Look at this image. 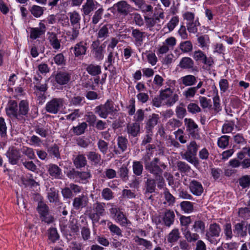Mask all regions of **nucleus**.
<instances>
[{
    "instance_id": "1",
    "label": "nucleus",
    "mask_w": 250,
    "mask_h": 250,
    "mask_svg": "<svg viewBox=\"0 0 250 250\" xmlns=\"http://www.w3.org/2000/svg\"><path fill=\"white\" fill-rule=\"evenodd\" d=\"M229 166L232 168L246 169L250 168V147H244L236 154V158L229 160Z\"/></svg>"
},
{
    "instance_id": "2",
    "label": "nucleus",
    "mask_w": 250,
    "mask_h": 250,
    "mask_svg": "<svg viewBox=\"0 0 250 250\" xmlns=\"http://www.w3.org/2000/svg\"><path fill=\"white\" fill-rule=\"evenodd\" d=\"M118 105L115 106L114 102L111 99H108L104 104L96 106L94 109L95 114L100 118L106 119L109 115H114L119 111Z\"/></svg>"
},
{
    "instance_id": "3",
    "label": "nucleus",
    "mask_w": 250,
    "mask_h": 250,
    "mask_svg": "<svg viewBox=\"0 0 250 250\" xmlns=\"http://www.w3.org/2000/svg\"><path fill=\"white\" fill-rule=\"evenodd\" d=\"M92 208V211L88 214V216L91 220L92 225L94 226L99 222L101 217L106 214V204L96 201L93 203Z\"/></svg>"
},
{
    "instance_id": "4",
    "label": "nucleus",
    "mask_w": 250,
    "mask_h": 250,
    "mask_svg": "<svg viewBox=\"0 0 250 250\" xmlns=\"http://www.w3.org/2000/svg\"><path fill=\"white\" fill-rule=\"evenodd\" d=\"M180 224L184 227L181 229L183 234L186 240L189 243L194 242L200 238L199 234L191 233L188 229V225L191 223L190 216H182L180 218Z\"/></svg>"
},
{
    "instance_id": "5",
    "label": "nucleus",
    "mask_w": 250,
    "mask_h": 250,
    "mask_svg": "<svg viewBox=\"0 0 250 250\" xmlns=\"http://www.w3.org/2000/svg\"><path fill=\"white\" fill-rule=\"evenodd\" d=\"M122 210V208L112 205L109 209L110 217L123 227L130 226L131 222Z\"/></svg>"
},
{
    "instance_id": "6",
    "label": "nucleus",
    "mask_w": 250,
    "mask_h": 250,
    "mask_svg": "<svg viewBox=\"0 0 250 250\" xmlns=\"http://www.w3.org/2000/svg\"><path fill=\"white\" fill-rule=\"evenodd\" d=\"M167 167V165L164 162L160 161L159 158L155 157L145 169L154 177H156L160 175H163L164 170Z\"/></svg>"
},
{
    "instance_id": "7",
    "label": "nucleus",
    "mask_w": 250,
    "mask_h": 250,
    "mask_svg": "<svg viewBox=\"0 0 250 250\" xmlns=\"http://www.w3.org/2000/svg\"><path fill=\"white\" fill-rule=\"evenodd\" d=\"M67 176L75 182L83 184L88 183L92 177L90 170L88 169L85 171H80L73 169L68 172Z\"/></svg>"
},
{
    "instance_id": "8",
    "label": "nucleus",
    "mask_w": 250,
    "mask_h": 250,
    "mask_svg": "<svg viewBox=\"0 0 250 250\" xmlns=\"http://www.w3.org/2000/svg\"><path fill=\"white\" fill-rule=\"evenodd\" d=\"M63 103L62 98H53L46 104L45 110L50 114H58L63 107Z\"/></svg>"
},
{
    "instance_id": "9",
    "label": "nucleus",
    "mask_w": 250,
    "mask_h": 250,
    "mask_svg": "<svg viewBox=\"0 0 250 250\" xmlns=\"http://www.w3.org/2000/svg\"><path fill=\"white\" fill-rule=\"evenodd\" d=\"M106 42H104L101 45L99 40H96L92 42L90 47L91 52L93 57L96 60L100 61L103 60L105 52V43Z\"/></svg>"
},
{
    "instance_id": "10",
    "label": "nucleus",
    "mask_w": 250,
    "mask_h": 250,
    "mask_svg": "<svg viewBox=\"0 0 250 250\" xmlns=\"http://www.w3.org/2000/svg\"><path fill=\"white\" fill-rule=\"evenodd\" d=\"M5 155L9 163L12 165H18L21 158L20 149L14 146H9Z\"/></svg>"
},
{
    "instance_id": "11",
    "label": "nucleus",
    "mask_w": 250,
    "mask_h": 250,
    "mask_svg": "<svg viewBox=\"0 0 250 250\" xmlns=\"http://www.w3.org/2000/svg\"><path fill=\"white\" fill-rule=\"evenodd\" d=\"M88 48V43L86 41H81L77 42L71 50L73 51L75 58L83 59L84 55L87 53Z\"/></svg>"
},
{
    "instance_id": "12",
    "label": "nucleus",
    "mask_w": 250,
    "mask_h": 250,
    "mask_svg": "<svg viewBox=\"0 0 250 250\" xmlns=\"http://www.w3.org/2000/svg\"><path fill=\"white\" fill-rule=\"evenodd\" d=\"M18 121L23 123L29 112V104L27 100H22L18 103Z\"/></svg>"
},
{
    "instance_id": "13",
    "label": "nucleus",
    "mask_w": 250,
    "mask_h": 250,
    "mask_svg": "<svg viewBox=\"0 0 250 250\" xmlns=\"http://www.w3.org/2000/svg\"><path fill=\"white\" fill-rule=\"evenodd\" d=\"M221 231V229L219 224L216 223L211 224L206 232V238L210 243H215L216 242L215 238L220 236Z\"/></svg>"
},
{
    "instance_id": "14",
    "label": "nucleus",
    "mask_w": 250,
    "mask_h": 250,
    "mask_svg": "<svg viewBox=\"0 0 250 250\" xmlns=\"http://www.w3.org/2000/svg\"><path fill=\"white\" fill-rule=\"evenodd\" d=\"M184 123L189 135L194 139H199L200 136L199 133L198 126L194 120L191 118H185Z\"/></svg>"
},
{
    "instance_id": "15",
    "label": "nucleus",
    "mask_w": 250,
    "mask_h": 250,
    "mask_svg": "<svg viewBox=\"0 0 250 250\" xmlns=\"http://www.w3.org/2000/svg\"><path fill=\"white\" fill-rule=\"evenodd\" d=\"M18 102L13 99L8 101L5 108L6 115L9 118L16 119L18 118Z\"/></svg>"
},
{
    "instance_id": "16",
    "label": "nucleus",
    "mask_w": 250,
    "mask_h": 250,
    "mask_svg": "<svg viewBox=\"0 0 250 250\" xmlns=\"http://www.w3.org/2000/svg\"><path fill=\"white\" fill-rule=\"evenodd\" d=\"M192 57L196 62H202L209 67L214 63L212 57H207L204 52L200 50L195 51Z\"/></svg>"
},
{
    "instance_id": "17",
    "label": "nucleus",
    "mask_w": 250,
    "mask_h": 250,
    "mask_svg": "<svg viewBox=\"0 0 250 250\" xmlns=\"http://www.w3.org/2000/svg\"><path fill=\"white\" fill-rule=\"evenodd\" d=\"M140 125L139 123L133 122L128 123L126 127V131L128 134V138L130 140L140 136Z\"/></svg>"
},
{
    "instance_id": "18",
    "label": "nucleus",
    "mask_w": 250,
    "mask_h": 250,
    "mask_svg": "<svg viewBox=\"0 0 250 250\" xmlns=\"http://www.w3.org/2000/svg\"><path fill=\"white\" fill-rule=\"evenodd\" d=\"M38 27L30 28V38L32 40H35L42 37L45 34L46 32L45 25L40 22Z\"/></svg>"
},
{
    "instance_id": "19",
    "label": "nucleus",
    "mask_w": 250,
    "mask_h": 250,
    "mask_svg": "<svg viewBox=\"0 0 250 250\" xmlns=\"http://www.w3.org/2000/svg\"><path fill=\"white\" fill-rule=\"evenodd\" d=\"M47 199L50 203H54V205L61 208L63 205V203L61 201L59 196V191L55 188H51L47 192Z\"/></svg>"
},
{
    "instance_id": "20",
    "label": "nucleus",
    "mask_w": 250,
    "mask_h": 250,
    "mask_svg": "<svg viewBox=\"0 0 250 250\" xmlns=\"http://www.w3.org/2000/svg\"><path fill=\"white\" fill-rule=\"evenodd\" d=\"M131 36L132 37V42L137 47H140L142 45L145 39V32L141 31L139 29H132Z\"/></svg>"
},
{
    "instance_id": "21",
    "label": "nucleus",
    "mask_w": 250,
    "mask_h": 250,
    "mask_svg": "<svg viewBox=\"0 0 250 250\" xmlns=\"http://www.w3.org/2000/svg\"><path fill=\"white\" fill-rule=\"evenodd\" d=\"M88 203V197L87 196L82 194L73 199L72 206L74 209L79 210L87 206Z\"/></svg>"
},
{
    "instance_id": "22",
    "label": "nucleus",
    "mask_w": 250,
    "mask_h": 250,
    "mask_svg": "<svg viewBox=\"0 0 250 250\" xmlns=\"http://www.w3.org/2000/svg\"><path fill=\"white\" fill-rule=\"evenodd\" d=\"M113 8L121 15L125 17L130 13L131 6L125 1L121 0L114 4Z\"/></svg>"
},
{
    "instance_id": "23",
    "label": "nucleus",
    "mask_w": 250,
    "mask_h": 250,
    "mask_svg": "<svg viewBox=\"0 0 250 250\" xmlns=\"http://www.w3.org/2000/svg\"><path fill=\"white\" fill-rule=\"evenodd\" d=\"M47 172L52 179H61L62 177V169L57 165L50 164L47 166Z\"/></svg>"
},
{
    "instance_id": "24",
    "label": "nucleus",
    "mask_w": 250,
    "mask_h": 250,
    "mask_svg": "<svg viewBox=\"0 0 250 250\" xmlns=\"http://www.w3.org/2000/svg\"><path fill=\"white\" fill-rule=\"evenodd\" d=\"M156 181L152 178H147L145 183V195L149 199H151L152 196L150 194L155 191L156 189Z\"/></svg>"
},
{
    "instance_id": "25",
    "label": "nucleus",
    "mask_w": 250,
    "mask_h": 250,
    "mask_svg": "<svg viewBox=\"0 0 250 250\" xmlns=\"http://www.w3.org/2000/svg\"><path fill=\"white\" fill-rule=\"evenodd\" d=\"M190 191L195 196H200L203 193L204 188L202 184L196 180H192L189 185Z\"/></svg>"
},
{
    "instance_id": "26",
    "label": "nucleus",
    "mask_w": 250,
    "mask_h": 250,
    "mask_svg": "<svg viewBox=\"0 0 250 250\" xmlns=\"http://www.w3.org/2000/svg\"><path fill=\"white\" fill-rule=\"evenodd\" d=\"M99 3L94 0H86L82 6V11L84 15H90L92 12L96 10Z\"/></svg>"
},
{
    "instance_id": "27",
    "label": "nucleus",
    "mask_w": 250,
    "mask_h": 250,
    "mask_svg": "<svg viewBox=\"0 0 250 250\" xmlns=\"http://www.w3.org/2000/svg\"><path fill=\"white\" fill-rule=\"evenodd\" d=\"M71 79L70 74L66 72L60 71L57 73L55 77L56 82L59 85L66 84Z\"/></svg>"
},
{
    "instance_id": "28",
    "label": "nucleus",
    "mask_w": 250,
    "mask_h": 250,
    "mask_svg": "<svg viewBox=\"0 0 250 250\" xmlns=\"http://www.w3.org/2000/svg\"><path fill=\"white\" fill-rule=\"evenodd\" d=\"M160 120L158 114L153 113L149 115L146 121L145 128L146 130L153 132L154 127L157 125Z\"/></svg>"
},
{
    "instance_id": "29",
    "label": "nucleus",
    "mask_w": 250,
    "mask_h": 250,
    "mask_svg": "<svg viewBox=\"0 0 250 250\" xmlns=\"http://www.w3.org/2000/svg\"><path fill=\"white\" fill-rule=\"evenodd\" d=\"M178 66L182 69L188 70H194V61L189 57H183L179 62Z\"/></svg>"
},
{
    "instance_id": "30",
    "label": "nucleus",
    "mask_w": 250,
    "mask_h": 250,
    "mask_svg": "<svg viewBox=\"0 0 250 250\" xmlns=\"http://www.w3.org/2000/svg\"><path fill=\"white\" fill-rule=\"evenodd\" d=\"M118 149H115L114 152L116 154H120L125 151L127 147L128 140L123 136H119L117 138Z\"/></svg>"
},
{
    "instance_id": "31",
    "label": "nucleus",
    "mask_w": 250,
    "mask_h": 250,
    "mask_svg": "<svg viewBox=\"0 0 250 250\" xmlns=\"http://www.w3.org/2000/svg\"><path fill=\"white\" fill-rule=\"evenodd\" d=\"M70 104L76 107H81L85 104V98L83 96L75 94L69 99Z\"/></svg>"
},
{
    "instance_id": "32",
    "label": "nucleus",
    "mask_w": 250,
    "mask_h": 250,
    "mask_svg": "<svg viewBox=\"0 0 250 250\" xmlns=\"http://www.w3.org/2000/svg\"><path fill=\"white\" fill-rule=\"evenodd\" d=\"M111 25L110 24H106L102 25L101 24V27L98 30L97 33V39H101L102 41L104 40L109 36V28L111 27Z\"/></svg>"
},
{
    "instance_id": "33",
    "label": "nucleus",
    "mask_w": 250,
    "mask_h": 250,
    "mask_svg": "<svg viewBox=\"0 0 250 250\" xmlns=\"http://www.w3.org/2000/svg\"><path fill=\"white\" fill-rule=\"evenodd\" d=\"M232 143L233 147L244 146L247 144V139L244 138L243 134L237 133L233 136Z\"/></svg>"
},
{
    "instance_id": "34",
    "label": "nucleus",
    "mask_w": 250,
    "mask_h": 250,
    "mask_svg": "<svg viewBox=\"0 0 250 250\" xmlns=\"http://www.w3.org/2000/svg\"><path fill=\"white\" fill-rule=\"evenodd\" d=\"M181 83L185 86H190L195 85L197 82V77L192 75H187L180 78Z\"/></svg>"
},
{
    "instance_id": "35",
    "label": "nucleus",
    "mask_w": 250,
    "mask_h": 250,
    "mask_svg": "<svg viewBox=\"0 0 250 250\" xmlns=\"http://www.w3.org/2000/svg\"><path fill=\"white\" fill-rule=\"evenodd\" d=\"M205 223L201 220H196L191 226V230L195 232L196 233H204L205 231Z\"/></svg>"
},
{
    "instance_id": "36",
    "label": "nucleus",
    "mask_w": 250,
    "mask_h": 250,
    "mask_svg": "<svg viewBox=\"0 0 250 250\" xmlns=\"http://www.w3.org/2000/svg\"><path fill=\"white\" fill-rule=\"evenodd\" d=\"M175 217V216L173 211L169 209L167 210L165 212L164 216L163 218V220L165 225L167 227H170L173 224Z\"/></svg>"
},
{
    "instance_id": "37",
    "label": "nucleus",
    "mask_w": 250,
    "mask_h": 250,
    "mask_svg": "<svg viewBox=\"0 0 250 250\" xmlns=\"http://www.w3.org/2000/svg\"><path fill=\"white\" fill-rule=\"evenodd\" d=\"M244 222L236 223L234 227L233 232L237 236L245 237L247 235V229H245Z\"/></svg>"
},
{
    "instance_id": "38",
    "label": "nucleus",
    "mask_w": 250,
    "mask_h": 250,
    "mask_svg": "<svg viewBox=\"0 0 250 250\" xmlns=\"http://www.w3.org/2000/svg\"><path fill=\"white\" fill-rule=\"evenodd\" d=\"M213 91L215 93V96L212 98L213 103V108L215 112L218 113L222 110V106L220 104V99L218 95V89L215 85L213 87Z\"/></svg>"
},
{
    "instance_id": "39",
    "label": "nucleus",
    "mask_w": 250,
    "mask_h": 250,
    "mask_svg": "<svg viewBox=\"0 0 250 250\" xmlns=\"http://www.w3.org/2000/svg\"><path fill=\"white\" fill-rule=\"evenodd\" d=\"M88 127L86 122L79 123L77 126H73L70 130L76 135L79 136L84 133Z\"/></svg>"
},
{
    "instance_id": "40",
    "label": "nucleus",
    "mask_w": 250,
    "mask_h": 250,
    "mask_svg": "<svg viewBox=\"0 0 250 250\" xmlns=\"http://www.w3.org/2000/svg\"><path fill=\"white\" fill-rule=\"evenodd\" d=\"M73 164L77 168L84 167L87 164L85 157L83 154H79L73 158Z\"/></svg>"
},
{
    "instance_id": "41",
    "label": "nucleus",
    "mask_w": 250,
    "mask_h": 250,
    "mask_svg": "<svg viewBox=\"0 0 250 250\" xmlns=\"http://www.w3.org/2000/svg\"><path fill=\"white\" fill-rule=\"evenodd\" d=\"M85 69L89 75L93 76H97L102 72L101 66L93 63L88 64Z\"/></svg>"
},
{
    "instance_id": "42",
    "label": "nucleus",
    "mask_w": 250,
    "mask_h": 250,
    "mask_svg": "<svg viewBox=\"0 0 250 250\" xmlns=\"http://www.w3.org/2000/svg\"><path fill=\"white\" fill-rule=\"evenodd\" d=\"M134 240L137 245L143 246L146 250H150L152 248L153 244L150 241L140 238L138 236H136Z\"/></svg>"
},
{
    "instance_id": "43",
    "label": "nucleus",
    "mask_w": 250,
    "mask_h": 250,
    "mask_svg": "<svg viewBox=\"0 0 250 250\" xmlns=\"http://www.w3.org/2000/svg\"><path fill=\"white\" fill-rule=\"evenodd\" d=\"M69 19L71 25L73 27L79 26L80 27L81 16L80 14L76 11L68 13Z\"/></svg>"
},
{
    "instance_id": "44",
    "label": "nucleus",
    "mask_w": 250,
    "mask_h": 250,
    "mask_svg": "<svg viewBox=\"0 0 250 250\" xmlns=\"http://www.w3.org/2000/svg\"><path fill=\"white\" fill-rule=\"evenodd\" d=\"M144 167L141 161H134L132 162V171L134 175L141 176L143 174Z\"/></svg>"
},
{
    "instance_id": "45",
    "label": "nucleus",
    "mask_w": 250,
    "mask_h": 250,
    "mask_svg": "<svg viewBox=\"0 0 250 250\" xmlns=\"http://www.w3.org/2000/svg\"><path fill=\"white\" fill-rule=\"evenodd\" d=\"M180 238V233L178 229H173L168 234L167 240L169 243L174 244Z\"/></svg>"
},
{
    "instance_id": "46",
    "label": "nucleus",
    "mask_w": 250,
    "mask_h": 250,
    "mask_svg": "<svg viewBox=\"0 0 250 250\" xmlns=\"http://www.w3.org/2000/svg\"><path fill=\"white\" fill-rule=\"evenodd\" d=\"M45 10V7L37 5H33L29 8V11L31 14L36 18L41 17L43 14Z\"/></svg>"
},
{
    "instance_id": "47",
    "label": "nucleus",
    "mask_w": 250,
    "mask_h": 250,
    "mask_svg": "<svg viewBox=\"0 0 250 250\" xmlns=\"http://www.w3.org/2000/svg\"><path fill=\"white\" fill-rule=\"evenodd\" d=\"M230 137L228 135H222L217 139V146L221 149H224L228 147Z\"/></svg>"
},
{
    "instance_id": "48",
    "label": "nucleus",
    "mask_w": 250,
    "mask_h": 250,
    "mask_svg": "<svg viewBox=\"0 0 250 250\" xmlns=\"http://www.w3.org/2000/svg\"><path fill=\"white\" fill-rule=\"evenodd\" d=\"M200 26L198 18L191 22H187L186 27L187 30L190 33L195 34L198 32V27Z\"/></svg>"
},
{
    "instance_id": "49",
    "label": "nucleus",
    "mask_w": 250,
    "mask_h": 250,
    "mask_svg": "<svg viewBox=\"0 0 250 250\" xmlns=\"http://www.w3.org/2000/svg\"><path fill=\"white\" fill-rule=\"evenodd\" d=\"M197 42L199 46L203 49L208 48L210 43L209 38L206 34L199 36L197 37Z\"/></svg>"
},
{
    "instance_id": "50",
    "label": "nucleus",
    "mask_w": 250,
    "mask_h": 250,
    "mask_svg": "<svg viewBox=\"0 0 250 250\" xmlns=\"http://www.w3.org/2000/svg\"><path fill=\"white\" fill-rule=\"evenodd\" d=\"M179 48L182 52L188 53L192 50L193 44L190 41H183L180 43Z\"/></svg>"
},
{
    "instance_id": "51",
    "label": "nucleus",
    "mask_w": 250,
    "mask_h": 250,
    "mask_svg": "<svg viewBox=\"0 0 250 250\" xmlns=\"http://www.w3.org/2000/svg\"><path fill=\"white\" fill-rule=\"evenodd\" d=\"M80 27L79 26L73 27L69 31L66 32V35L70 42L75 41L79 35V29Z\"/></svg>"
},
{
    "instance_id": "52",
    "label": "nucleus",
    "mask_w": 250,
    "mask_h": 250,
    "mask_svg": "<svg viewBox=\"0 0 250 250\" xmlns=\"http://www.w3.org/2000/svg\"><path fill=\"white\" fill-rule=\"evenodd\" d=\"M42 222H44L47 224L53 223L55 219L53 215L50 212V210L39 216Z\"/></svg>"
},
{
    "instance_id": "53",
    "label": "nucleus",
    "mask_w": 250,
    "mask_h": 250,
    "mask_svg": "<svg viewBox=\"0 0 250 250\" xmlns=\"http://www.w3.org/2000/svg\"><path fill=\"white\" fill-rule=\"evenodd\" d=\"M104 9L102 7H101L94 12L92 17L91 22L93 25H96L99 22L104 14Z\"/></svg>"
},
{
    "instance_id": "54",
    "label": "nucleus",
    "mask_w": 250,
    "mask_h": 250,
    "mask_svg": "<svg viewBox=\"0 0 250 250\" xmlns=\"http://www.w3.org/2000/svg\"><path fill=\"white\" fill-rule=\"evenodd\" d=\"M22 152L29 160L36 159L34 150L31 147L23 146L22 148Z\"/></svg>"
},
{
    "instance_id": "55",
    "label": "nucleus",
    "mask_w": 250,
    "mask_h": 250,
    "mask_svg": "<svg viewBox=\"0 0 250 250\" xmlns=\"http://www.w3.org/2000/svg\"><path fill=\"white\" fill-rule=\"evenodd\" d=\"M180 205L181 209L185 213H191L194 209L193 203L189 201H183L180 203Z\"/></svg>"
},
{
    "instance_id": "56",
    "label": "nucleus",
    "mask_w": 250,
    "mask_h": 250,
    "mask_svg": "<svg viewBox=\"0 0 250 250\" xmlns=\"http://www.w3.org/2000/svg\"><path fill=\"white\" fill-rule=\"evenodd\" d=\"M239 186L242 188H248L250 187V175H245L241 177L238 179Z\"/></svg>"
},
{
    "instance_id": "57",
    "label": "nucleus",
    "mask_w": 250,
    "mask_h": 250,
    "mask_svg": "<svg viewBox=\"0 0 250 250\" xmlns=\"http://www.w3.org/2000/svg\"><path fill=\"white\" fill-rule=\"evenodd\" d=\"M108 228L111 234L116 235L118 236H122V231L120 228L115 224H113L111 222L109 221L107 223Z\"/></svg>"
},
{
    "instance_id": "58",
    "label": "nucleus",
    "mask_w": 250,
    "mask_h": 250,
    "mask_svg": "<svg viewBox=\"0 0 250 250\" xmlns=\"http://www.w3.org/2000/svg\"><path fill=\"white\" fill-rule=\"evenodd\" d=\"M87 158L94 165L100 164L101 161V156L98 153L94 151H90L87 154Z\"/></svg>"
},
{
    "instance_id": "59",
    "label": "nucleus",
    "mask_w": 250,
    "mask_h": 250,
    "mask_svg": "<svg viewBox=\"0 0 250 250\" xmlns=\"http://www.w3.org/2000/svg\"><path fill=\"white\" fill-rule=\"evenodd\" d=\"M235 125V121L231 120L227 123H225L222 127V133L223 134L229 133L233 130Z\"/></svg>"
},
{
    "instance_id": "60",
    "label": "nucleus",
    "mask_w": 250,
    "mask_h": 250,
    "mask_svg": "<svg viewBox=\"0 0 250 250\" xmlns=\"http://www.w3.org/2000/svg\"><path fill=\"white\" fill-rule=\"evenodd\" d=\"M102 197L106 201H109L114 198V193L112 190L108 188H104L102 191Z\"/></svg>"
},
{
    "instance_id": "61",
    "label": "nucleus",
    "mask_w": 250,
    "mask_h": 250,
    "mask_svg": "<svg viewBox=\"0 0 250 250\" xmlns=\"http://www.w3.org/2000/svg\"><path fill=\"white\" fill-rule=\"evenodd\" d=\"M187 109L188 111L192 114H196L202 111L201 107L198 104L193 103H190L187 105Z\"/></svg>"
},
{
    "instance_id": "62",
    "label": "nucleus",
    "mask_w": 250,
    "mask_h": 250,
    "mask_svg": "<svg viewBox=\"0 0 250 250\" xmlns=\"http://www.w3.org/2000/svg\"><path fill=\"white\" fill-rule=\"evenodd\" d=\"M97 146L100 151L105 155L107 152L108 144L102 139H100L97 142Z\"/></svg>"
},
{
    "instance_id": "63",
    "label": "nucleus",
    "mask_w": 250,
    "mask_h": 250,
    "mask_svg": "<svg viewBox=\"0 0 250 250\" xmlns=\"http://www.w3.org/2000/svg\"><path fill=\"white\" fill-rule=\"evenodd\" d=\"M178 170L181 173H186L190 171V167L185 162L178 161L177 163Z\"/></svg>"
},
{
    "instance_id": "64",
    "label": "nucleus",
    "mask_w": 250,
    "mask_h": 250,
    "mask_svg": "<svg viewBox=\"0 0 250 250\" xmlns=\"http://www.w3.org/2000/svg\"><path fill=\"white\" fill-rule=\"evenodd\" d=\"M86 121L90 126H94L98 120L97 116L92 112H88L85 116Z\"/></svg>"
}]
</instances>
